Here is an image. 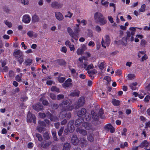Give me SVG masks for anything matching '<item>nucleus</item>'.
Wrapping results in <instances>:
<instances>
[{"mask_svg": "<svg viewBox=\"0 0 150 150\" xmlns=\"http://www.w3.org/2000/svg\"><path fill=\"white\" fill-rule=\"evenodd\" d=\"M94 19L96 23H99L101 25H103L107 23L103 15L100 12H97L94 14Z\"/></svg>", "mask_w": 150, "mask_h": 150, "instance_id": "obj_1", "label": "nucleus"}, {"mask_svg": "<svg viewBox=\"0 0 150 150\" xmlns=\"http://www.w3.org/2000/svg\"><path fill=\"white\" fill-rule=\"evenodd\" d=\"M71 103V100H67L66 101H63L59 105L62 108V111H69L71 110L74 108V107L72 106H68Z\"/></svg>", "mask_w": 150, "mask_h": 150, "instance_id": "obj_2", "label": "nucleus"}, {"mask_svg": "<svg viewBox=\"0 0 150 150\" xmlns=\"http://www.w3.org/2000/svg\"><path fill=\"white\" fill-rule=\"evenodd\" d=\"M110 39L109 36L106 35L104 36V39L102 38L101 44L102 47L105 48L106 46H108L110 43Z\"/></svg>", "mask_w": 150, "mask_h": 150, "instance_id": "obj_3", "label": "nucleus"}, {"mask_svg": "<svg viewBox=\"0 0 150 150\" xmlns=\"http://www.w3.org/2000/svg\"><path fill=\"white\" fill-rule=\"evenodd\" d=\"M46 116L48 118L50 119V120L52 121H56L58 120V118L57 117L52 116V115L50 113L47 114L46 115L43 113H39V116L42 118H43Z\"/></svg>", "mask_w": 150, "mask_h": 150, "instance_id": "obj_4", "label": "nucleus"}, {"mask_svg": "<svg viewBox=\"0 0 150 150\" xmlns=\"http://www.w3.org/2000/svg\"><path fill=\"white\" fill-rule=\"evenodd\" d=\"M85 103V99L84 97H81L78 100L77 103H75L74 105V108L76 109L79 108L82 106Z\"/></svg>", "mask_w": 150, "mask_h": 150, "instance_id": "obj_5", "label": "nucleus"}, {"mask_svg": "<svg viewBox=\"0 0 150 150\" xmlns=\"http://www.w3.org/2000/svg\"><path fill=\"white\" fill-rule=\"evenodd\" d=\"M27 120L28 122H31L33 121V123H35L36 117L34 115L29 113L27 115Z\"/></svg>", "mask_w": 150, "mask_h": 150, "instance_id": "obj_6", "label": "nucleus"}, {"mask_svg": "<svg viewBox=\"0 0 150 150\" xmlns=\"http://www.w3.org/2000/svg\"><path fill=\"white\" fill-rule=\"evenodd\" d=\"M67 32L69 34V35L72 38L77 40L78 39V38L76 36L75 34L72 30L70 27H68L67 28Z\"/></svg>", "mask_w": 150, "mask_h": 150, "instance_id": "obj_7", "label": "nucleus"}, {"mask_svg": "<svg viewBox=\"0 0 150 150\" xmlns=\"http://www.w3.org/2000/svg\"><path fill=\"white\" fill-rule=\"evenodd\" d=\"M74 122L73 121H70L68 124L67 129L70 132H73L74 130V127L73 125Z\"/></svg>", "mask_w": 150, "mask_h": 150, "instance_id": "obj_8", "label": "nucleus"}, {"mask_svg": "<svg viewBox=\"0 0 150 150\" xmlns=\"http://www.w3.org/2000/svg\"><path fill=\"white\" fill-rule=\"evenodd\" d=\"M72 80L70 79H68L64 82L62 84V86L64 88H66L71 86L72 84L71 83Z\"/></svg>", "mask_w": 150, "mask_h": 150, "instance_id": "obj_9", "label": "nucleus"}, {"mask_svg": "<svg viewBox=\"0 0 150 150\" xmlns=\"http://www.w3.org/2000/svg\"><path fill=\"white\" fill-rule=\"evenodd\" d=\"M13 56L16 58H18L23 56V53L20 50H16L13 53Z\"/></svg>", "mask_w": 150, "mask_h": 150, "instance_id": "obj_10", "label": "nucleus"}, {"mask_svg": "<svg viewBox=\"0 0 150 150\" xmlns=\"http://www.w3.org/2000/svg\"><path fill=\"white\" fill-rule=\"evenodd\" d=\"M149 142L146 140H144L141 143L139 146L141 148L144 147V149L147 148L149 147Z\"/></svg>", "mask_w": 150, "mask_h": 150, "instance_id": "obj_11", "label": "nucleus"}, {"mask_svg": "<svg viewBox=\"0 0 150 150\" xmlns=\"http://www.w3.org/2000/svg\"><path fill=\"white\" fill-rule=\"evenodd\" d=\"M66 111H62L59 115V116L62 118L66 117L67 119L71 117V113L69 112L67 115H66Z\"/></svg>", "mask_w": 150, "mask_h": 150, "instance_id": "obj_12", "label": "nucleus"}, {"mask_svg": "<svg viewBox=\"0 0 150 150\" xmlns=\"http://www.w3.org/2000/svg\"><path fill=\"white\" fill-rule=\"evenodd\" d=\"M30 17L28 15H25L23 16V21L25 23H29L30 22Z\"/></svg>", "mask_w": 150, "mask_h": 150, "instance_id": "obj_13", "label": "nucleus"}, {"mask_svg": "<svg viewBox=\"0 0 150 150\" xmlns=\"http://www.w3.org/2000/svg\"><path fill=\"white\" fill-rule=\"evenodd\" d=\"M55 14L56 18L59 21H61L63 19L64 17L61 13L59 12H56Z\"/></svg>", "mask_w": 150, "mask_h": 150, "instance_id": "obj_14", "label": "nucleus"}, {"mask_svg": "<svg viewBox=\"0 0 150 150\" xmlns=\"http://www.w3.org/2000/svg\"><path fill=\"white\" fill-rule=\"evenodd\" d=\"M93 66L92 64L88 65L86 68L85 69V70L87 71L88 73V74L90 73H91L93 74H95V71L93 70H89L91 69H93Z\"/></svg>", "mask_w": 150, "mask_h": 150, "instance_id": "obj_15", "label": "nucleus"}, {"mask_svg": "<svg viewBox=\"0 0 150 150\" xmlns=\"http://www.w3.org/2000/svg\"><path fill=\"white\" fill-rule=\"evenodd\" d=\"M105 128L110 131L111 133H113L115 131V129L114 127L110 124H107L105 126Z\"/></svg>", "mask_w": 150, "mask_h": 150, "instance_id": "obj_16", "label": "nucleus"}, {"mask_svg": "<svg viewBox=\"0 0 150 150\" xmlns=\"http://www.w3.org/2000/svg\"><path fill=\"white\" fill-rule=\"evenodd\" d=\"M33 108L37 111L42 110L43 109V106L40 104L35 105L33 106Z\"/></svg>", "mask_w": 150, "mask_h": 150, "instance_id": "obj_17", "label": "nucleus"}, {"mask_svg": "<svg viewBox=\"0 0 150 150\" xmlns=\"http://www.w3.org/2000/svg\"><path fill=\"white\" fill-rule=\"evenodd\" d=\"M71 142L74 145H76L79 142V140L76 135H74L71 138Z\"/></svg>", "mask_w": 150, "mask_h": 150, "instance_id": "obj_18", "label": "nucleus"}, {"mask_svg": "<svg viewBox=\"0 0 150 150\" xmlns=\"http://www.w3.org/2000/svg\"><path fill=\"white\" fill-rule=\"evenodd\" d=\"M86 110L84 108H82L78 112L77 115L79 117H82L86 114Z\"/></svg>", "mask_w": 150, "mask_h": 150, "instance_id": "obj_19", "label": "nucleus"}, {"mask_svg": "<svg viewBox=\"0 0 150 150\" xmlns=\"http://www.w3.org/2000/svg\"><path fill=\"white\" fill-rule=\"evenodd\" d=\"M82 126L86 129L88 130L91 129L92 127L91 124L86 122L83 123L82 124Z\"/></svg>", "mask_w": 150, "mask_h": 150, "instance_id": "obj_20", "label": "nucleus"}, {"mask_svg": "<svg viewBox=\"0 0 150 150\" xmlns=\"http://www.w3.org/2000/svg\"><path fill=\"white\" fill-rule=\"evenodd\" d=\"M77 132H79L80 134H82L83 135H86L87 132L86 130L81 129V128L79 127L77 128L76 129Z\"/></svg>", "mask_w": 150, "mask_h": 150, "instance_id": "obj_21", "label": "nucleus"}, {"mask_svg": "<svg viewBox=\"0 0 150 150\" xmlns=\"http://www.w3.org/2000/svg\"><path fill=\"white\" fill-rule=\"evenodd\" d=\"M137 82L133 83L129 85L130 88L132 90H135L137 89Z\"/></svg>", "mask_w": 150, "mask_h": 150, "instance_id": "obj_22", "label": "nucleus"}, {"mask_svg": "<svg viewBox=\"0 0 150 150\" xmlns=\"http://www.w3.org/2000/svg\"><path fill=\"white\" fill-rule=\"evenodd\" d=\"M32 59L28 58L25 59L24 63L26 66H30L32 64Z\"/></svg>", "mask_w": 150, "mask_h": 150, "instance_id": "obj_23", "label": "nucleus"}, {"mask_svg": "<svg viewBox=\"0 0 150 150\" xmlns=\"http://www.w3.org/2000/svg\"><path fill=\"white\" fill-rule=\"evenodd\" d=\"M79 94V91L78 90H75L73 92L70 93L69 95H68V96H78Z\"/></svg>", "mask_w": 150, "mask_h": 150, "instance_id": "obj_24", "label": "nucleus"}, {"mask_svg": "<svg viewBox=\"0 0 150 150\" xmlns=\"http://www.w3.org/2000/svg\"><path fill=\"white\" fill-rule=\"evenodd\" d=\"M70 148V145L68 143H66L64 144L62 150H69Z\"/></svg>", "mask_w": 150, "mask_h": 150, "instance_id": "obj_25", "label": "nucleus"}, {"mask_svg": "<svg viewBox=\"0 0 150 150\" xmlns=\"http://www.w3.org/2000/svg\"><path fill=\"white\" fill-rule=\"evenodd\" d=\"M23 75L22 73H20L19 74L17 75L15 77L16 80L18 82L21 81V77Z\"/></svg>", "mask_w": 150, "mask_h": 150, "instance_id": "obj_26", "label": "nucleus"}, {"mask_svg": "<svg viewBox=\"0 0 150 150\" xmlns=\"http://www.w3.org/2000/svg\"><path fill=\"white\" fill-rule=\"evenodd\" d=\"M32 21L34 23L38 22L39 18L38 16L36 15H33L32 17Z\"/></svg>", "mask_w": 150, "mask_h": 150, "instance_id": "obj_27", "label": "nucleus"}, {"mask_svg": "<svg viewBox=\"0 0 150 150\" xmlns=\"http://www.w3.org/2000/svg\"><path fill=\"white\" fill-rule=\"evenodd\" d=\"M83 121V120L82 118H80L77 119L76 120L75 122V124L76 126H79L81 123Z\"/></svg>", "mask_w": 150, "mask_h": 150, "instance_id": "obj_28", "label": "nucleus"}, {"mask_svg": "<svg viewBox=\"0 0 150 150\" xmlns=\"http://www.w3.org/2000/svg\"><path fill=\"white\" fill-rule=\"evenodd\" d=\"M146 6L145 4H143L141 6L139 10V12H144L146 10Z\"/></svg>", "mask_w": 150, "mask_h": 150, "instance_id": "obj_29", "label": "nucleus"}, {"mask_svg": "<svg viewBox=\"0 0 150 150\" xmlns=\"http://www.w3.org/2000/svg\"><path fill=\"white\" fill-rule=\"evenodd\" d=\"M56 62L61 65H64L66 63L65 61L62 59L57 60L56 61Z\"/></svg>", "mask_w": 150, "mask_h": 150, "instance_id": "obj_30", "label": "nucleus"}, {"mask_svg": "<svg viewBox=\"0 0 150 150\" xmlns=\"http://www.w3.org/2000/svg\"><path fill=\"white\" fill-rule=\"evenodd\" d=\"M52 133L54 140L56 141H57V139L56 136V131L52 130Z\"/></svg>", "mask_w": 150, "mask_h": 150, "instance_id": "obj_31", "label": "nucleus"}, {"mask_svg": "<svg viewBox=\"0 0 150 150\" xmlns=\"http://www.w3.org/2000/svg\"><path fill=\"white\" fill-rule=\"evenodd\" d=\"M101 3L103 6L105 7H107L108 6L109 2L107 1H105V0H101Z\"/></svg>", "mask_w": 150, "mask_h": 150, "instance_id": "obj_32", "label": "nucleus"}, {"mask_svg": "<svg viewBox=\"0 0 150 150\" xmlns=\"http://www.w3.org/2000/svg\"><path fill=\"white\" fill-rule=\"evenodd\" d=\"M105 66L106 65L104 62H101L98 65L99 67L101 70L103 69Z\"/></svg>", "mask_w": 150, "mask_h": 150, "instance_id": "obj_33", "label": "nucleus"}, {"mask_svg": "<svg viewBox=\"0 0 150 150\" xmlns=\"http://www.w3.org/2000/svg\"><path fill=\"white\" fill-rule=\"evenodd\" d=\"M112 103L116 106H118L120 104V102L119 100L116 99H113L112 101Z\"/></svg>", "mask_w": 150, "mask_h": 150, "instance_id": "obj_34", "label": "nucleus"}, {"mask_svg": "<svg viewBox=\"0 0 150 150\" xmlns=\"http://www.w3.org/2000/svg\"><path fill=\"white\" fill-rule=\"evenodd\" d=\"M94 29L98 33H100L102 30L101 27L98 25L95 26Z\"/></svg>", "mask_w": 150, "mask_h": 150, "instance_id": "obj_35", "label": "nucleus"}, {"mask_svg": "<svg viewBox=\"0 0 150 150\" xmlns=\"http://www.w3.org/2000/svg\"><path fill=\"white\" fill-rule=\"evenodd\" d=\"M74 32L76 33H78L80 31V28L79 25L77 24H76V27L74 28Z\"/></svg>", "mask_w": 150, "mask_h": 150, "instance_id": "obj_36", "label": "nucleus"}, {"mask_svg": "<svg viewBox=\"0 0 150 150\" xmlns=\"http://www.w3.org/2000/svg\"><path fill=\"white\" fill-rule=\"evenodd\" d=\"M129 30L131 31V34L132 36L134 35L135 34V32L136 31V28L130 27L129 28Z\"/></svg>", "mask_w": 150, "mask_h": 150, "instance_id": "obj_37", "label": "nucleus"}, {"mask_svg": "<svg viewBox=\"0 0 150 150\" xmlns=\"http://www.w3.org/2000/svg\"><path fill=\"white\" fill-rule=\"evenodd\" d=\"M51 90L52 91H56L57 92H59V88L54 86L51 87Z\"/></svg>", "mask_w": 150, "mask_h": 150, "instance_id": "obj_38", "label": "nucleus"}, {"mask_svg": "<svg viewBox=\"0 0 150 150\" xmlns=\"http://www.w3.org/2000/svg\"><path fill=\"white\" fill-rule=\"evenodd\" d=\"M83 52L84 51L81 48H78L76 51V53L78 55H82Z\"/></svg>", "mask_w": 150, "mask_h": 150, "instance_id": "obj_39", "label": "nucleus"}, {"mask_svg": "<svg viewBox=\"0 0 150 150\" xmlns=\"http://www.w3.org/2000/svg\"><path fill=\"white\" fill-rule=\"evenodd\" d=\"M4 23L9 28L12 26V24L10 22L6 21H4Z\"/></svg>", "mask_w": 150, "mask_h": 150, "instance_id": "obj_40", "label": "nucleus"}, {"mask_svg": "<svg viewBox=\"0 0 150 150\" xmlns=\"http://www.w3.org/2000/svg\"><path fill=\"white\" fill-rule=\"evenodd\" d=\"M88 139L91 142H93L94 141L93 135L90 134L88 135Z\"/></svg>", "mask_w": 150, "mask_h": 150, "instance_id": "obj_41", "label": "nucleus"}, {"mask_svg": "<svg viewBox=\"0 0 150 150\" xmlns=\"http://www.w3.org/2000/svg\"><path fill=\"white\" fill-rule=\"evenodd\" d=\"M43 137L46 140H48L50 139V136L49 135V134L47 132H46L44 133L43 134Z\"/></svg>", "mask_w": 150, "mask_h": 150, "instance_id": "obj_42", "label": "nucleus"}, {"mask_svg": "<svg viewBox=\"0 0 150 150\" xmlns=\"http://www.w3.org/2000/svg\"><path fill=\"white\" fill-rule=\"evenodd\" d=\"M59 83H63L65 80V78L64 77H57Z\"/></svg>", "mask_w": 150, "mask_h": 150, "instance_id": "obj_43", "label": "nucleus"}, {"mask_svg": "<svg viewBox=\"0 0 150 150\" xmlns=\"http://www.w3.org/2000/svg\"><path fill=\"white\" fill-rule=\"evenodd\" d=\"M91 116L89 113H87L85 116V119L87 121H89L91 118Z\"/></svg>", "mask_w": 150, "mask_h": 150, "instance_id": "obj_44", "label": "nucleus"}, {"mask_svg": "<svg viewBox=\"0 0 150 150\" xmlns=\"http://www.w3.org/2000/svg\"><path fill=\"white\" fill-rule=\"evenodd\" d=\"M51 143H52V142L51 141H50V142H47L45 144H43L42 143L41 146L42 147H43L44 148L46 147L47 146H49L51 144Z\"/></svg>", "mask_w": 150, "mask_h": 150, "instance_id": "obj_45", "label": "nucleus"}, {"mask_svg": "<svg viewBox=\"0 0 150 150\" xmlns=\"http://www.w3.org/2000/svg\"><path fill=\"white\" fill-rule=\"evenodd\" d=\"M36 136L38 138L39 141L41 142L42 141V138L40 134L37 133L36 134Z\"/></svg>", "mask_w": 150, "mask_h": 150, "instance_id": "obj_46", "label": "nucleus"}, {"mask_svg": "<svg viewBox=\"0 0 150 150\" xmlns=\"http://www.w3.org/2000/svg\"><path fill=\"white\" fill-rule=\"evenodd\" d=\"M21 3L25 5H27L29 4V1L28 0H21Z\"/></svg>", "mask_w": 150, "mask_h": 150, "instance_id": "obj_47", "label": "nucleus"}, {"mask_svg": "<svg viewBox=\"0 0 150 150\" xmlns=\"http://www.w3.org/2000/svg\"><path fill=\"white\" fill-rule=\"evenodd\" d=\"M18 59V61L19 63L21 64L23 62V56L17 58Z\"/></svg>", "mask_w": 150, "mask_h": 150, "instance_id": "obj_48", "label": "nucleus"}, {"mask_svg": "<svg viewBox=\"0 0 150 150\" xmlns=\"http://www.w3.org/2000/svg\"><path fill=\"white\" fill-rule=\"evenodd\" d=\"M60 51L62 52L66 53L67 51V49L66 47L63 46L60 49Z\"/></svg>", "mask_w": 150, "mask_h": 150, "instance_id": "obj_49", "label": "nucleus"}, {"mask_svg": "<svg viewBox=\"0 0 150 150\" xmlns=\"http://www.w3.org/2000/svg\"><path fill=\"white\" fill-rule=\"evenodd\" d=\"M57 3L56 1L52 2L51 4V7L53 8H56Z\"/></svg>", "mask_w": 150, "mask_h": 150, "instance_id": "obj_50", "label": "nucleus"}, {"mask_svg": "<svg viewBox=\"0 0 150 150\" xmlns=\"http://www.w3.org/2000/svg\"><path fill=\"white\" fill-rule=\"evenodd\" d=\"M127 131V129L126 128H124L123 129L121 133L122 135V136H126V132Z\"/></svg>", "mask_w": 150, "mask_h": 150, "instance_id": "obj_51", "label": "nucleus"}, {"mask_svg": "<svg viewBox=\"0 0 150 150\" xmlns=\"http://www.w3.org/2000/svg\"><path fill=\"white\" fill-rule=\"evenodd\" d=\"M64 129V127H62L60 129H59V132H58V135L59 136H61L62 134Z\"/></svg>", "mask_w": 150, "mask_h": 150, "instance_id": "obj_52", "label": "nucleus"}, {"mask_svg": "<svg viewBox=\"0 0 150 150\" xmlns=\"http://www.w3.org/2000/svg\"><path fill=\"white\" fill-rule=\"evenodd\" d=\"M21 101H26L28 99V97L26 96H21Z\"/></svg>", "mask_w": 150, "mask_h": 150, "instance_id": "obj_53", "label": "nucleus"}, {"mask_svg": "<svg viewBox=\"0 0 150 150\" xmlns=\"http://www.w3.org/2000/svg\"><path fill=\"white\" fill-rule=\"evenodd\" d=\"M91 114L92 115V117L93 119H96L97 118L98 116L96 115V114L94 111H92L91 112Z\"/></svg>", "mask_w": 150, "mask_h": 150, "instance_id": "obj_54", "label": "nucleus"}, {"mask_svg": "<svg viewBox=\"0 0 150 150\" xmlns=\"http://www.w3.org/2000/svg\"><path fill=\"white\" fill-rule=\"evenodd\" d=\"M127 77L129 80H131L134 77V74H130L128 75Z\"/></svg>", "mask_w": 150, "mask_h": 150, "instance_id": "obj_55", "label": "nucleus"}, {"mask_svg": "<svg viewBox=\"0 0 150 150\" xmlns=\"http://www.w3.org/2000/svg\"><path fill=\"white\" fill-rule=\"evenodd\" d=\"M27 34L29 37L32 38L33 36V31H30L28 32Z\"/></svg>", "mask_w": 150, "mask_h": 150, "instance_id": "obj_56", "label": "nucleus"}, {"mask_svg": "<svg viewBox=\"0 0 150 150\" xmlns=\"http://www.w3.org/2000/svg\"><path fill=\"white\" fill-rule=\"evenodd\" d=\"M146 45V42L144 40H142L141 42V45L143 46H144Z\"/></svg>", "mask_w": 150, "mask_h": 150, "instance_id": "obj_57", "label": "nucleus"}, {"mask_svg": "<svg viewBox=\"0 0 150 150\" xmlns=\"http://www.w3.org/2000/svg\"><path fill=\"white\" fill-rule=\"evenodd\" d=\"M148 57L146 54H145L144 56L142 57L141 59V61L144 62L145 60L147 59L148 58Z\"/></svg>", "mask_w": 150, "mask_h": 150, "instance_id": "obj_58", "label": "nucleus"}, {"mask_svg": "<svg viewBox=\"0 0 150 150\" xmlns=\"http://www.w3.org/2000/svg\"><path fill=\"white\" fill-rule=\"evenodd\" d=\"M128 38H122V41L123 42V44L125 45L127 43V40Z\"/></svg>", "mask_w": 150, "mask_h": 150, "instance_id": "obj_59", "label": "nucleus"}, {"mask_svg": "<svg viewBox=\"0 0 150 150\" xmlns=\"http://www.w3.org/2000/svg\"><path fill=\"white\" fill-rule=\"evenodd\" d=\"M88 45L90 47H93L95 45V44L93 42L91 41L89 42Z\"/></svg>", "mask_w": 150, "mask_h": 150, "instance_id": "obj_60", "label": "nucleus"}, {"mask_svg": "<svg viewBox=\"0 0 150 150\" xmlns=\"http://www.w3.org/2000/svg\"><path fill=\"white\" fill-rule=\"evenodd\" d=\"M72 15V13H71L69 11H68L67 14L65 16V17H68L70 18L71 17Z\"/></svg>", "mask_w": 150, "mask_h": 150, "instance_id": "obj_61", "label": "nucleus"}, {"mask_svg": "<svg viewBox=\"0 0 150 150\" xmlns=\"http://www.w3.org/2000/svg\"><path fill=\"white\" fill-rule=\"evenodd\" d=\"M150 97L149 96H146L145 97V98L144 99V101L145 102H148L149 100L150 99Z\"/></svg>", "mask_w": 150, "mask_h": 150, "instance_id": "obj_62", "label": "nucleus"}, {"mask_svg": "<svg viewBox=\"0 0 150 150\" xmlns=\"http://www.w3.org/2000/svg\"><path fill=\"white\" fill-rule=\"evenodd\" d=\"M69 47L71 51H74L75 50L74 46L73 45H71Z\"/></svg>", "mask_w": 150, "mask_h": 150, "instance_id": "obj_63", "label": "nucleus"}, {"mask_svg": "<svg viewBox=\"0 0 150 150\" xmlns=\"http://www.w3.org/2000/svg\"><path fill=\"white\" fill-rule=\"evenodd\" d=\"M14 72L12 70H10L9 72V76L10 77H13L14 76Z\"/></svg>", "mask_w": 150, "mask_h": 150, "instance_id": "obj_64", "label": "nucleus"}]
</instances>
